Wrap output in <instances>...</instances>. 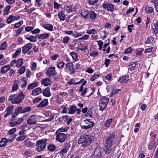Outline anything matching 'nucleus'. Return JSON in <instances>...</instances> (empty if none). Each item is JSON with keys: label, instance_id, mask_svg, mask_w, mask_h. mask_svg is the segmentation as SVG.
<instances>
[{"label": "nucleus", "instance_id": "09e8293b", "mask_svg": "<svg viewBox=\"0 0 158 158\" xmlns=\"http://www.w3.org/2000/svg\"><path fill=\"white\" fill-rule=\"evenodd\" d=\"M27 137L26 135H23L20 136L16 138V140L17 141H20L24 140Z\"/></svg>", "mask_w": 158, "mask_h": 158}, {"label": "nucleus", "instance_id": "dca6fc26", "mask_svg": "<svg viewBox=\"0 0 158 158\" xmlns=\"http://www.w3.org/2000/svg\"><path fill=\"white\" fill-rule=\"evenodd\" d=\"M52 81L48 77H47L42 80L41 84L44 86H47L51 84Z\"/></svg>", "mask_w": 158, "mask_h": 158}, {"label": "nucleus", "instance_id": "a19ab883", "mask_svg": "<svg viewBox=\"0 0 158 158\" xmlns=\"http://www.w3.org/2000/svg\"><path fill=\"white\" fill-rule=\"evenodd\" d=\"M56 148V146L53 144L49 145L48 147V149L51 152H53Z\"/></svg>", "mask_w": 158, "mask_h": 158}, {"label": "nucleus", "instance_id": "e433bc0d", "mask_svg": "<svg viewBox=\"0 0 158 158\" xmlns=\"http://www.w3.org/2000/svg\"><path fill=\"white\" fill-rule=\"evenodd\" d=\"M24 145L27 147L32 145V143L29 139H27L24 141Z\"/></svg>", "mask_w": 158, "mask_h": 158}, {"label": "nucleus", "instance_id": "f704fd0d", "mask_svg": "<svg viewBox=\"0 0 158 158\" xmlns=\"http://www.w3.org/2000/svg\"><path fill=\"white\" fill-rule=\"evenodd\" d=\"M25 38L31 42H35L37 40L36 37L32 35L29 37H26Z\"/></svg>", "mask_w": 158, "mask_h": 158}, {"label": "nucleus", "instance_id": "2eb2a0df", "mask_svg": "<svg viewBox=\"0 0 158 158\" xmlns=\"http://www.w3.org/2000/svg\"><path fill=\"white\" fill-rule=\"evenodd\" d=\"M48 104V100L45 99L42 100L37 106V108H43L47 106Z\"/></svg>", "mask_w": 158, "mask_h": 158}, {"label": "nucleus", "instance_id": "de8ad7c7", "mask_svg": "<svg viewBox=\"0 0 158 158\" xmlns=\"http://www.w3.org/2000/svg\"><path fill=\"white\" fill-rule=\"evenodd\" d=\"M31 110V108L30 106L27 107L26 108H25L21 112V113H26L28 111H30Z\"/></svg>", "mask_w": 158, "mask_h": 158}, {"label": "nucleus", "instance_id": "473e14b6", "mask_svg": "<svg viewBox=\"0 0 158 158\" xmlns=\"http://www.w3.org/2000/svg\"><path fill=\"white\" fill-rule=\"evenodd\" d=\"M49 36V34L46 33L39 35L38 36V38L39 39L44 40L47 39Z\"/></svg>", "mask_w": 158, "mask_h": 158}, {"label": "nucleus", "instance_id": "c03bdc74", "mask_svg": "<svg viewBox=\"0 0 158 158\" xmlns=\"http://www.w3.org/2000/svg\"><path fill=\"white\" fill-rule=\"evenodd\" d=\"M21 48H19L15 52V54L12 56V57L14 58H16L17 56L21 52Z\"/></svg>", "mask_w": 158, "mask_h": 158}, {"label": "nucleus", "instance_id": "7ed1b4c3", "mask_svg": "<svg viewBox=\"0 0 158 158\" xmlns=\"http://www.w3.org/2000/svg\"><path fill=\"white\" fill-rule=\"evenodd\" d=\"M24 97L25 95L23 92L21 91L17 96L15 94H10L9 97L8 101H10L13 104H18L23 101Z\"/></svg>", "mask_w": 158, "mask_h": 158}, {"label": "nucleus", "instance_id": "aec40b11", "mask_svg": "<svg viewBox=\"0 0 158 158\" xmlns=\"http://www.w3.org/2000/svg\"><path fill=\"white\" fill-rule=\"evenodd\" d=\"M154 34L156 35L158 34V20L153 23V26L152 28Z\"/></svg>", "mask_w": 158, "mask_h": 158}, {"label": "nucleus", "instance_id": "412c9836", "mask_svg": "<svg viewBox=\"0 0 158 158\" xmlns=\"http://www.w3.org/2000/svg\"><path fill=\"white\" fill-rule=\"evenodd\" d=\"M129 77L128 76H125L119 78L118 81L121 83H125L129 80Z\"/></svg>", "mask_w": 158, "mask_h": 158}, {"label": "nucleus", "instance_id": "ddd939ff", "mask_svg": "<svg viewBox=\"0 0 158 158\" xmlns=\"http://www.w3.org/2000/svg\"><path fill=\"white\" fill-rule=\"evenodd\" d=\"M32 47V44L28 43L24 46L22 47V52L23 54H25L27 51L30 50Z\"/></svg>", "mask_w": 158, "mask_h": 158}, {"label": "nucleus", "instance_id": "774afa93", "mask_svg": "<svg viewBox=\"0 0 158 158\" xmlns=\"http://www.w3.org/2000/svg\"><path fill=\"white\" fill-rule=\"evenodd\" d=\"M16 128H13L9 131L8 133L12 135L16 131Z\"/></svg>", "mask_w": 158, "mask_h": 158}, {"label": "nucleus", "instance_id": "f8f14e48", "mask_svg": "<svg viewBox=\"0 0 158 158\" xmlns=\"http://www.w3.org/2000/svg\"><path fill=\"white\" fill-rule=\"evenodd\" d=\"M27 123L29 125H33L36 123L37 118L36 115H32L27 120Z\"/></svg>", "mask_w": 158, "mask_h": 158}, {"label": "nucleus", "instance_id": "4468645a", "mask_svg": "<svg viewBox=\"0 0 158 158\" xmlns=\"http://www.w3.org/2000/svg\"><path fill=\"white\" fill-rule=\"evenodd\" d=\"M42 92L41 88L40 87H38L32 91L31 95L33 96H36L41 94Z\"/></svg>", "mask_w": 158, "mask_h": 158}, {"label": "nucleus", "instance_id": "c756f323", "mask_svg": "<svg viewBox=\"0 0 158 158\" xmlns=\"http://www.w3.org/2000/svg\"><path fill=\"white\" fill-rule=\"evenodd\" d=\"M145 10L146 13L151 14L153 11L154 9L152 7L147 6L145 7Z\"/></svg>", "mask_w": 158, "mask_h": 158}, {"label": "nucleus", "instance_id": "4be33fe9", "mask_svg": "<svg viewBox=\"0 0 158 158\" xmlns=\"http://www.w3.org/2000/svg\"><path fill=\"white\" fill-rule=\"evenodd\" d=\"M43 27L49 31L53 30V26L50 23H45L43 24Z\"/></svg>", "mask_w": 158, "mask_h": 158}, {"label": "nucleus", "instance_id": "72a5a7b5", "mask_svg": "<svg viewBox=\"0 0 158 158\" xmlns=\"http://www.w3.org/2000/svg\"><path fill=\"white\" fill-rule=\"evenodd\" d=\"M136 65V64L135 62L130 63L128 66V69L131 71L135 69Z\"/></svg>", "mask_w": 158, "mask_h": 158}, {"label": "nucleus", "instance_id": "49530a36", "mask_svg": "<svg viewBox=\"0 0 158 158\" xmlns=\"http://www.w3.org/2000/svg\"><path fill=\"white\" fill-rule=\"evenodd\" d=\"M14 107V106L13 105L7 107L6 110V111L11 114L12 113V111L13 110Z\"/></svg>", "mask_w": 158, "mask_h": 158}, {"label": "nucleus", "instance_id": "c9c22d12", "mask_svg": "<svg viewBox=\"0 0 158 158\" xmlns=\"http://www.w3.org/2000/svg\"><path fill=\"white\" fill-rule=\"evenodd\" d=\"M70 55L72 56L73 59L75 61H77L78 58L77 54L74 51H73L71 52L70 53Z\"/></svg>", "mask_w": 158, "mask_h": 158}, {"label": "nucleus", "instance_id": "b1692460", "mask_svg": "<svg viewBox=\"0 0 158 158\" xmlns=\"http://www.w3.org/2000/svg\"><path fill=\"white\" fill-rule=\"evenodd\" d=\"M38 83L34 82L30 84L28 86L27 89L28 90L32 89L38 86Z\"/></svg>", "mask_w": 158, "mask_h": 158}, {"label": "nucleus", "instance_id": "bf43d9fd", "mask_svg": "<svg viewBox=\"0 0 158 158\" xmlns=\"http://www.w3.org/2000/svg\"><path fill=\"white\" fill-rule=\"evenodd\" d=\"M112 77V74L111 73H109L107 74L106 76L105 77V78L106 80L110 81L111 80Z\"/></svg>", "mask_w": 158, "mask_h": 158}, {"label": "nucleus", "instance_id": "a211bd4d", "mask_svg": "<svg viewBox=\"0 0 158 158\" xmlns=\"http://www.w3.org/2000/svg\"><path fill=\"white\" fill-rule=\"evenodd\" d=\"M58 16L60 21H64L65 20L66 15L63 11L59 12Z\"/></svg>", "mask_w": 158, "mask_h": 158}, {"label": "nucleus", "instance_id": "a878e982", "mask_svg": "<svg viewBox=\"0 0 158 158\" xmlns=\"http://www.w3.org/2000/svg\"><path fill=\"white\" fill-rule=\"evenodd\" d=\"M8 142L7 139L6 138H2L0 141V147L5 146Z\"/></svg>", "mask_w": 158, "mask_h": 158}, {"label": "nucleus", "instance_id": "f257e3e1", "mask_svg": "<svg viewBox=\"0 0 158 158\" xmlns=\"http://www.w3.org/2000/svg\"><path fill=\"white\" fill-rule=\"evenodd\" d=\"M117 139L115 132H112L106 138L104 149L106 154H108L110 153L113 144L116 143L115 140Z\"/></svg>", "mask_w": 158, "mask_h": 158}, {"label": "nucleus", "instance_id": "37998d69", "mask_svg": "<svg viewBox=\"0 0 158 158\" xmlns=\"http://www.w3.org/2000/svg\"><path fill=\"white\" fill-rule=\"evenodd\" d=\"M65 64L64 62L63 61H58L57 62V66L59 69H61L64 67Z\"/></svg>", "mask_w": 158, "mask_h": 158}, {"label": "nucleus", "instance_id": "69168bd1", "mask_svg": "<svg viewBox=\"0 0 158 158\" xmlns=\"http://www.w3.org/2000/svg\"><path fill=\"white\" fill-rule=\"evenodd\" d=\"M89 38V35H85L83 36L79 39V40H87Z\"/></svg>", "mask_w": 158, "mask_h": 158}, {"label": "nucleus", "instance_id": "e2e57ef3", "mask_svg": "<svg viewBox=\"0 0 158 158\" xmlns=\"http://www.w3.org/2000/svg\"><path fill=\"white\" fill-rule=\"evenodd\" d=\"M23 27H21L20 28H19L16 31V36L19 35L20 33L22 32V30H23Z\"/></svg>", "mask_w": 158, "mask_h": 158}, {"label": "nucleus", "instance_id": "3c124183", "mask_svg": "<svg viewBox=\"0 0 158 158\" xmlns=\"http://www.w3.org/2000/svg\"><path fill=\"white\" fill-rule=\"evenodd\" d=\"M23 23V21H20L17 23L15 24L14 27L15 28H17L20 27L21 25Z\"/></svg>", "mask_w": 158, "mask_h": 158}, {"label": "nucleus", "instance_id": "423d86ee", "mask_svg": "<svg viewBox=\"0 0 158 158\" xmlns=\"http://www.w3.org/2000/svg\"><path fill=\"white\" fill-rule=\"evenodd\" d=\"M85 125L81 126V128L83 130H87L93 127L94 125V122L90 119H86L84 121Z\"/></svg>", "mask_w": 158, "mask_h": 158}, {"label": "nucleus", "instance_id": "ea45409f", "mask_svg": "<svg viewBox=\"0 0 158 158\" xmlns=\"http://www.w3.org/2000/svg\"><path fill=\"white\" fill-rule=\"evenodd\" d=\"M151 2L154 4L156 10L158 12V0H152Z\"/></svg>", "mask_w": 158, "mask_h": 158}, {"label": "nucleus", "instance_id": "58836bf2", "mask_svg": "<svg viewBox=\"0 0 158 158\" xmlns=\"http://www.w3.org/2000/svg\"><path fill=\"white\" fill-rule=\"evenodd\" d=\"M70 40V38L67 36L64 37L62 40V41L64 44H68Z\"/></svg>", "mask_w": 158, "mask_h": 158}, {"label": "nucleus", "instance_id": "6ab92c4d", "mask_svg": "<svg viewBox=\"0 0 158 158\" xmlns=\"http://www.w3.org/2000/svg\"><path fill=\"white\" fill-rule=\"evenodd\" d=\"M43 94L44 96L47 97H50L51 94L50 88L48 87L46 88L43 91Z\"/></svg>", "mask_w": 158, "mask_h": 158}, {"label": "nucleus", "instance_id": "20e7f679", "mask_svg": "<svg viewBox=\"0 0 158 158\" xmlns=\"http://www.w3.org/2000/svg\"><path fill=\"white\" fill-rule=\"evenodd\" d=\"M47 139H44L38 140L36 142L35 146L37 147L36 150L38 152H40L45 150L46 145L47 144Z\"/></svg>", "mask_w": 158, "mask_h": 158}, {"label": "nucleus", "instance_id": "0e129e2a", "mask_svg": "<svg viewBox=\"0 0 158 158\" xmlns=\"http://www.w3.org/2000/svg\"><path fill=\"white\" fill-rule=\"evenodd\" d=\"M23 120L24 119L23 117L19 118L17 121H16L17 125L20 124L23 121Z\"/></svg>", "mask_w": 158, "mask_h": 158}, {"label": "nucleus", "instance_id": "2f4dec72", "mask_svg": "<svg viewBox=\"0 0 158 158\" xmlns=\"http://www.w3.org/2000/svg\"><path fill=\"white\" fill-rule=\"evenodd\" d=\"M89 12L88 10H83L81 13V16L86 19L89 18Z\"/></svg>", "mask_w": 158, "mask_h": 158}, {"label": "nucleus", "instance_id": "f3484780", "mask_svg": "<svg viewBox=\"0 0 158 158\" xmlns=\"http://www.w3.org/2000/svg\"><path fill=\"white\" fill-rule=\"evenodd\" d=\"M20 83V81L18 80H15L14 82L12 87V91H15L19 89V84Z\"/></svg>", "mask_w": 158, "mask_h": 158}, {"label": "nucleus", "instance_id": "0eeeda50", "mask_svg": "<svg viewBox=\"0 0 158 158\" xmlns=\"http://www.w3.org/2000/svg\"><path fill=\"white\" fill-rule=\"evenodd\" d=\"M56 140L60 143L64 142L67 138V135L63 133H56Z\"/></svg>", "mask_w": 158, "mask_h": 158}, {"label": "nucleus", "instance_id": "5fc2aeb1", "mask_svg": "<svg viewBox=\"0 0 158 158\" xmlns=\"http://www.w3.org/2000/svg\"><path fill=\"white\" fill-rule=\"evenodd\" d=\"M154 38L153 37L151 36L149 37L147 39V40L145 42V44H151L152 43Z\"/></svg>", "mask_w": 158, "mask_h": 158}, {"label": "nucleus", "instance_id": "79ce46f5", "mask_svg": "<svg viewBox=\"0 0 158 158\" xmlns=\"http://www.w3.org/2000/svg\"><path fill=\"white\" fill-rule=\"evenodd\" d=\"M113 118H111L109 119H107L106 121V123L105 124V126L106 127H109L110 124L111 123Z\"/></svg>", "mask_w": 158, "mask_h": 158}, {"label": "nucleus", "instance_id": "7c9ffc66", "mask_svg": "<svg viewBox=\"0 0 158 158\" xmlns=\"http://www.w3.org/2000/svg\"><path fill=\"white\" fill-rule=\"evenodd\" d=\"M64 9L68 13H70L73 12V7L71 5L65 6H64Z\"/></svg>", "mask_w": 158, "mask_h": 158}, {"label": "nucleus", "instance_id": "39448f33", "mask_svg": "<svg viewBox=\"0 0 158 158\" xmlns=\"http://www.w3.org/2000/svg\"><path fill=\"white\" fill-rule=\"evenodd\" d=\"M109 101V98L106 97L101 98L99 101V110L103 111L105 110L107 107Z\"/></svg>", "mask_w": 158, "mask_h": 158}, {"label": "nucleus", "instance_id": "8fccbe9b", "mask_svg": "<svg viewBox=\"0 0 158 158\" xmlns=\"http://www.w3.org/2000/svg\"><path fill=\"white\" fill-rule=\"evenodd\" d=\"M7 45V43L6 42L2 43L1 45V47H0V49L2 50L5 49L6 48Z\"/></svg>", "mask_w": 158, "mask_h": 158}, {"label": "nucleus", "instance_id": "f03ea898", "mask_svg": "<svg viewBox=\"0 0 158 158\" xmlns=\"http://www.w3.org/2000/svg\"><path fill=\"white\" fill-rule=\"evenodd\" d=\"M94 139V138L92 136L85 134L81 136L78 140V143L82 144V147L85 148L89 145Z\"/></svg>", "mask_w": 158, "mask_h": 158}, {"label": "nucleus", "instance_id": "052dcab7", "mask_svg": "<svg viewBox=\"0 0 158 158\" xmlns=\"http://www.w3.org/2000/svg\"><path fill=\"white\" fill-rule=\"evenodd\" d=\"M99 76L98 74H95L92 77L90 78V80L92 81H94L95 79L98 78Z\"/></svg>", "mask_w": 158, "mask_h": 158}, {"label": "nucleus", "instance_id": "c85d7f7f", "mask_svg": "<svg viewBox=\"0 0 158 158\" xmlns=\"http://www.w3.org/2000/svg\"><path fill=\"white\" fill-rule=\"evenodd\" d=\"M11 7V6L10 5H8L5 7L3 11V15H8L9 13Z\"/></svg>", "mask_w": 158, "mask_h": 158}, {"label": "nucleus", "instance_id": "13d9d810", "mask_svg": "<svg viewBox=\"0 0 158 158\" xmlns=\"http://www.w3.org/2000/svg\"><path fill=\"white\" fill-rule=\"evenodd\" d=\"M42 99V98L41 97H37L34 98L33 100V102L34 103H36L40 101Z\"/></svg>", "mask_w": 158, "mask_h": 158}, {"label": "nucleus", "instance_id": "393cba45", "mask_svg": "<svg viewBox=\"0 0 158 158\" xmlns=\"http://www.w3.org/2000/svg\"><path fill=\"white\" fill-rule=\"evenodd\" d=\"M10 69L9 65H6L2 67L0 71L2 73H5L9 71Z\"/></svg>", "mask_w": 158, "mask_h": 158}, {"label": "nucleus", "instance_id": "9d476101", "mask_svg": "<svg viewBox=\"0 0 158 158\" xmlns=\"http://www.w3.org/2000/svg\"><path fill=\"white\" fill-rule=\"evenodd\" d=\"M66 69H68L70 74H74L75 73V68L73 63L70 62L65 64Z\"/></svg>", "mask_w": 158, "mask_h": 158}, {"label": "nucleus", "instance_id": "cd10ccee", "mask_svg": "<svg viewBox=\"0 0 158 158\" xmlns=\"http://www.w3.org/2000/svg\"><path fill=\"white\" fill-rule=\"evenodd\" d=\"M77 107L74 106H71L69 109V113L71 114H73L76 112Z\"/></svg>", "mask_w": 158, "mask_h": 158}, {"label": "nucleus", "instance_id": "4c0bfd02", "mask_svg": "<svg viewBox=\"0 0 158 158\" xmlns=\"http://www.w3.org/2000/svg\"><path fill=\"white\" fill-rule=\"evenodd\" d=\"M16 66L18 68H19L23 64V59L22 58L19 59L17 61H16Z\"/></svg>", "mask_w": 158, "mask_h": 158}, {"label": "nucleus", "instance_id": "680f3d73", "mask_svg": "<svg viewBox=\"0 0 158 158\" xmlns=\"http://www.w3.org/2000/svg\"><path fill=\"white\" fill-rule=\"evenodd\" d=\"M98 0H89V4L90 5H93L97 3Z\"/></svg>", "mask_w": 158, "mask_h": 158}, {"label": "nucleus", "instance_id": "338daca9", "mask_svg": "<svg viewBox=\"0 0 158 158\" xmlns=\"http://www.w3.org/2000/svg\"><path fill=\"white\" fill-rule=\"evenodd\" d=\"M98 53L97 52L93 51L89 54L90 56L95 57L98 55Z\"/></svg>", "mask_w": 158, "mask_h": 158}, {"label": "nucleus", "instance_id": "603ef678", "mask_svg": "<svg viewBox=\"0 0 158 158\" xmlns=\"http://www.w3.org/2000/svg\"><path fill=\"white\" fill-rule=\"evenodd\" d=\"M31 155V153L29 151H25L23 153V155L26 158H27V157L30 156Z\"/></svg>", "mask_w": 158, "mask_h": 158}, {"label": "nucleus", "instance_id": "a18cd8bd", "mask_svg": "<svg viewBox=\"0 0 158 158\" xmlns=\"http://www.w3.org/2000/svg\"><path fill=\"white\" fill-rule=\"evenodd\" d=\"M86 33L88 34H95L97 33V31L96 30L94 29H93L91 30H88L86 31Z\"/></svg>", "mask_w": 158, "mask_h": 158}, {"label": "nucleus", "instance_id": "9b49d317", "mask_svg": "<svg viewBox=\"0 0 158 158\" xmlns=\"http://www.w3.org/2000/svg\"><path fill=\"white\" fill-rule=\"evenodd\" d=\"M70 147V144L69 143H66L65 144L64 148L62 149L59 152L61 156H63L64 154H66L69 149Z\"/></svg>", "mask_w": 158, "mask_h": 158}, {"label": "nucleus", "instance_id": "6e6552de", "mask_svg": "<svg viewBox=\"0 0 158 158\" xmlns=\"http://www.w3.org/2000/svg\"><path fill=\"white\" fill-rule=\"evenodd\" d=\"M45 74L49 77L54 76L56 74L55 67L54 66L50 67L46 71Z\"/></svg>", "mask_w": 158, "mask_h": 158}, {"label": "nucleus", "instance_id": "bb28decb", "mask_svg": "<svg viewBox=\"0 0 158 158\" xmlns=\"http://www.w3.org/2000/svg\"><path fill=\"white\" fill-rule=\"evenodd\" d=\"M89 17L92 20H95L97 17V14L92 10H90L89 12Z\"/></svg>", "mask_w": 158, "mask_h": 158}, {"label": "nucleus", "instance_id": "4d7b16f0", "mask_svg": "<svg viewBox=\"0 0 158 158\" xmlns=\"http://www.w3.org/2000/svg\"><path fill=\"white\" fill-rule=\"evenodd\" d=\"M66 131V129H65V128H64L63 127H61L57 130L56 133H62V132H65Z\"/></svg>", "mask_w": 158, "mask_h": 158}, {"label": "nucleus", "instance_id": "1a4fd4ad", "mask_svg": "<svg viewBox=\"0 0 158 158\" xmlns=\"http://www.w3.org/2000/svg\"><path fill=\"white\" fill-rule=\"evenodd\" d=\"M102 7L108 11L113 12L114 10V5L109 2H104L102 4Z\"/></svg>", "mask_w": 158, "mask_h": 158}, {"label": "nucleus", "instance_id": "5701e85b", "mask_svg": "<svg viewBox=\"0 0 158 158\" xmlns=\"http://www.w3.org/2000/svg\"><path fill=\"white\" fill-rule=\"evenodd\" d=\"M15 19V16L13 15H10L7 18L6 20V22L7 24H10L13 22Z\"/></svg>", "mask_w": 158, "mask_h": 158}, {"label": "nucleus", "instance_id": "6e6d98bb", "mask_svg": "<svg viewBox=\"0 0 158 158\" xmlns=\"http://www.w3.org/2000/svg\"><path fill=\"white\" fill-rule=\"evenodd\" d=\"M143 48H141L140 49H138L137 50V52L136 55L137 56H140L142 55V52L143 51Z\"/></svg>", "mask_w": 158, "mask_h": 158}, {"label": "nucleus", "instance_id": "864d4df0", "mask_svg": "<svg viewBox=\"0 0 158 158\" xmlns=\"http://www.w3.org/2000/svg\"><path fill=\"white\" fill-rule=\"evenodd\" d=\"M25 67L24 66H22L19 70V73L20 74H23L25 72Z\"/></svg>", "mask_w": 158, "mask_h": 158}]
</instances>
